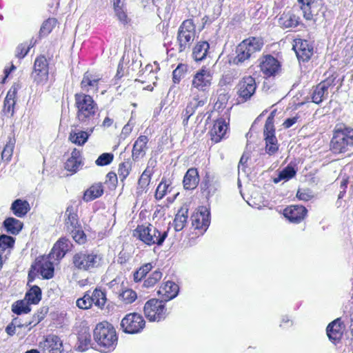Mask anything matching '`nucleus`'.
Returning <instances> with one entry per match:
<instances>
[{"label": "nucleus", "instance_id": "obj_1", "mask_svg": "<svg viewBox=\"0 0 353 353\" xmlns=\"http://www.w3.org/2000/svg\"><path fill=\"white\" fill-rule=\"evenodd\" d=\"M76 118L83 125L97 126L99 123V112L97 103L92 97L83 92L74 94Z\"/></svg>", "mask_w": 353, "mask_h": 353}, {"label": "nucleus", "instance_id": "obj_2", "mask_svg": "<svg viewBox=\"0 0 353 353\" xmlns=\"http://www.w3.org/2000/svg\"><path fill=\"white\" fill-rule=\"evenodd\" d=\"M93 336L101 352L108 353L115 349L118 337L112 324L106 321L98 323L94 330Z\"/></svg>", "mask_w": 353, "mask_h": 353}, {"label": "nucleus", "instance_id": "obj_3", "mask_svg": "<svg viewBox=\"0 0 353 353\" xmlns=\"http://www.w3.org/2000/svg\"><path fill=\"white\" fill-rule=\"evenodd\" d=\"M72 264L79 270L94 272L103 266L104 259L98 251L81 250L73 255Z\"/></svg>", "mask_w": 353, "mask_h": 353}, {"label": "nucleus", "instance_id": "obj_4", "mask_svg": "<svg viewBox=\"0 0 353 353\" xmlns=\"http://www.w3.org/2000/svg\"><path fill=\"white\" fill-rule=\"evenodd\" d=\"M169 228H159L152 224L138 225L134 235L148 245L161 246L168 234Z\"/></svg>", "mask_w": 353, "mask_h": 353}, {"label": "nucleus", "instance_id": "obj_5", "mask_svg": "<svg viewBox=\"0 0 353 353\" xmlns=\"http://www.w3.org/2000/svg\"><path fill=\"white\" fill-rule=\"evenodd\" d=\"M263 45V40L260 37H249L243 40L236 46L232 63L240 65L247 62L254 53L261 50Z\"/></svg>", "mask_w": 353, "mask_h": 353}, {"label": "nucleus", "instance_id": "obj_6", "mask_svg": "<svg viewBox=\"0 0 353 353\" xmlns=\"http://www.w3.org/2000/svg\"><path fill=\"white\" fill-rule=\"evenodd\" d=\"M349 146H353V129L345 128L334 132L330 143V149L335 154L345 152Z\"/></svg>", "mask_w": 353, "mask_h": 353}, {"label": "nucleus", "instance_id": "obj_7", "mask_svg": "<svg viewBox=\"0 0 353 353\" xmlns=\"http://www.w3.org/2000/svg\"><path fill=\"white\" fill-rule=\"evenodd\" d=\"M195 36V26L192 19L185 20L180 26L177 34L179 51L189 48Z\"/></svg>", "mask_w": 353, "mask_h": 353}, {"label": "nucleus", "instance_id": "obj_8", "mask_svg": "<svg viewBox=\"0 0 353 353\" xmlns=\"http://www.w3.org/2000/svg\"><path fill=\"white\" fill-rule=\"evenodd\" d=\"M165 301L152 299L148 301L144 305V314L150 321H160L165 319L167 310Z\"/></svg>", "mask_w": 353, "mask_h": 353}, {"label": "nucleus", "instance_id": "obj_9", "mask_svg": "<svg viewBox=\"0 0 353 353\" xmlns=\"http://www.w3.org/2000/svg\"><path fill=\"white\" fill-rule=\"evenodd\" d=\"M145 326V321L143 317L136 312L126 314L121 322V327L123 331L130 334L141 332Z\"/></svg>", "mask_w": 353, "mask_h": 353}, {"label": "nucleus", "instance_id": "obj_10", "mask_svg": "<svg viewBox=\"0 0 353 353\" xmlns=\"http://www.w3.org/2000/svg\"><path fill=\"white\" fill-rule=\"evenodd\" d=\"M263 136L265 141V151L269 155L275 154L279 150L277 139L275 136L274 116L271 114L266 119Z\"/></svg>", "mask_w": 353, "mask_h": 353}, {"label": "nucleus", "instance_id": "obj_11", "mask_svg": "<svg viewBox=\"0 0 353 353\" xmlns=\"http://www.w3.org/2000/svg\"><path fill=\"white\" fill-rule=\"evenodd\" d=\"M212 74L210 70L203 68L193 77L192 81L191 94L198 93L205 95V91L210 86Z\"/></svg>", "mask_w": 353, "mask_h": 353}, {"label": "nucleus", "instance_id": "obj_12", "mask_svg": "<svg viewBox=\"0 0 353 353\" xmlns=\"http://www.w3.org/2000/svg\"><path fill=\"white\" fill-rule=\"evenodd\" d=\"M48 62L44 56L41 55L34 61L32 77L37 85H43L48 80Z\"/></svg>", "mask_w": 353, "mask_h": 353}, {"label": "nucleus", "instance_id": "obj_13", "mask_svg": "<svg viewBox=\"0 0 353 353\" xmlns=\"http://www.w3.org/2000/svg\"><path fill=\"white\" fill-rule=\"evenodd\" d=\"M237 94L239 97L243 101H245L251 98L255 93L256 89V83L254 78L251 76L243 78L238 84Z\"/></svg>", "mask_w": 353, "mask_h": 353}, {"label": "nucleus", "instance_id": "obj_14", "mask_svg": "<svg viewBox=\"0 0 353 353\" xmlns=\"http://www.w3.org/2000/svg\"><path fill=\"white\" fill-rule=\"evenodd\" d=\"M293 46L297 59L299 61L305 62L310 60L313 54V46L307 40L296 39Z\"/></svg>", "mask_w": 353, "mask_h": 353}, {"label": "nucleus", "instance_id": "obj_15", "mask_svg": "<svg viewBox=\"0 0 353 353\" xmlns=\"http://www.w3.org/2000/svg\"><path fill=\"white\" fill-rule=\"evenodd\" d=\"M210 211L202 207L199 212L192 216V226L195 229L201 230V233L203 234L210 225Z\"/></svg>", "mask_w": 353, "mask_h": 353}, {"label": "nucleus", "instance_id": "obj_16", "mask_svg": "<svg viewBox=\"0 0 353 353\" xmlns=\"http://www.w3.org/2000/svg\"><path fill=\"white\" fill-rule=\"evenodd\" d=\"M72 243L65 237L60 238L54 245L50 254V257L54 260H60L64 257L65 254L72 248Z\"/></svg>", "mask_w": 353, "mask_h": 353}, {"label": "nucleus", "instance_id": "obj_17", "mask_svg": "<svg viewBox=\"0 0 353 353\" xmlns=\"http://www.w3.org/2000/svg\"><path fill=\"white\" fill-rule=\"evenodd\" d=\"M307 212V209L303 205H291L284 210L283 215L290 222L299 223L304 219Z\"/></svg>", "mask_w": 353, "mask_h": 353}, {"label": "nucleus", "instance_id": "obj_18", "mask_svg": "<svg viewBox=\"0 0 353 353\" xmlns=\"http://www.w3.org/2000/svg\"><path fill=\"white\" fill-rule=\"evenodd\" d=\"M327 335L329 339L334 342H338L341 340L343 333V323L340 318L334 320L328 324L327 329Z\"/></svg>", "mask_w": 353, "mask_h": 353}, {"label": "nucleus", "instance_id": "obj_19", "mask_svg": "<svg viewBox=\"0 0 353 353\" xmlns=\"http://www.w3.org/2000/svg\"><path fill=\"white\" fill-rule=\"evenodd\" d=\"M88 128L85 131L77 130L72 131L70 133L69 140L77 145H83L88 140L89 137L94 132L96 126L87 125Z\"/></svg>", "mask_w": 353, "mask_h": 353}, {"label": "nucleus", "instance_id": "obj_20", "mask_svg": "<svg viewBox=\"0 0 353 353\" xmlns=\"http://www.w3.org/2000/svg\"><path fill=\"white\" fill-rule=\"evenodd\" d=\"M100 80V77L94 75L89 72H86L81 80V88L86 92L91 91L97 92L99 90L98 84Z\"/></svg>", "mask_w": 353, "mask_h": 353}, {"label": "nucleus", "instance_id": "obj_21", "mask_svg": "<svg viewBox=\"0 0 353 353\" xmlns=\"http://www.w3.org/2000/svg\"><path fill=\"white\" fill-rule=\"evenodd\" d=\"M148 142V138L145 135L139 136L135 141L132 152L134 161H138L145 155Z\"/></svg>", "mask_w": 353, "mask_h": 353}, {"label": "nucleus", "instance_id": "obj_22", "mask_svg": "<svg viewBox=\"0 0 353 353\" xmlns=\"http://www.w3.org/2000/svg\"><path fill=\"white\" fill-rule=\"evenodd\" d=\"M279 67V61L271 55L265 57L261 63V70L267 77L274 75L278 72Z\"/></svg>", "mask_w": 353, "mask_h": 353}, {"label": "nucleus", "instance_id": "obj_23", "mask_svg": "<svg viewBox=\"0 0 353 353\" xmlns=\"http://www.w3.org/2000/svg\"><path fill=\"white\" fill-rule=\"evenodd\" d=\"M228 130V125L223 119L215 121L213 127L210 130L211 139L214 143L219 142L224 137Z\"/></svg>", "mask_w": 353, "mask_h": 353}, {"label": "nucleus", "instance_id": "obj_24", "mask_svg": "<svg viewBox=\"0 0 353 353\" xmlns=\"http://www.w3.org/2000/svg\"><path fill=\"white\" fill-rule=\"evenodd\" d=\"M179 290L178 285L169 281L160 287L158 293L162 296L163 301L165 302L175 298L179 293Z\"/></svg>", "mask_w": 353, "mask_h": 353}, {"label": "nucleus", "instance_id": "obj_25", "mask_svg": "<svg viewBox=\"0 0 353 353\" xmlns=\"http://www.w3.org/2000/svg\"><path fill=\"white\" fill-rule=\"evenodd\" d=\"M300 23V17L291 11L284 12L279 19V23L283 28H296Z\"/></svg>", "mask_w": 353, "mask_h": 353}, {"label": "nucleus", "instance_id": "obj_26", "mask_svg": "<svg viewBox=\"0 0 353 353\" xmlns=\"http://www.w3.org/2000/svg\"><path fill=\"white\" fill-rule=\"evenodd\" d=\"M47 312H48V308L43 307L41 309V312L40 314H38L37 316V317L35 316H34V321H30L28 323L26 322L25 323H23L22 325L19 324L17 322V320L14 319L11 324L8 325L6 327V331L8 333V334L12 336L15 333L16 326H17V327H23V326L28 327V326H31L32 323H33V326H35L44 318V316Z\"/></svg>", "mask_w": 353, "mask_h": 353}, {"label": "nucleus", "instance_id": "obj_27", "mask_svg": "<svg viewBox=\"0 0 353 353\" xmlns=\"http://www.w3.org/2000/svg\"><path fill=\"white\" fill-rule=\"evenodd\" d=\"M331 85L329 81H323L319 83L312 94V102L319 104L323 101L328 94V88Z\"/></svg>", "mask_w": 353, "mask_h": 353}, {"label": "nucleus", "instance_id": "obj_28", "mask_svg": "<svg viewBox=\"0 0 353 353\" xmlns=\"http://www.w3.org/2000/svg\"><path fill=\"white\" fill-rule=\"evenodd\" d=\"M199 182L198 171L195 168H190L183 177V187L185 190H194Z\"/></svg>", "mask_w": 353, "mask_h": 353}, {"label": "nucleus", "instance_id": "obj_29", "mask_svg": "<svg viewBox=\"0 0 353 353\" xmlns=\"http://www.w3.org/2000/svg\"><path fill=\"white\" fill-rule=\"evenodd\" d=\"M17 91L18 86L15 85H12L8 90L3 103V111L5 113L13 114Z\"/></svg>", "mask_w": 353, "mask_h": 353}, {"label": "nucleus", "instance_id": "obj_30", "mask_svg": "<svg viewBox=\"0 0 353 353\" xmlns=\"http://www.w3.org/2000/svg\"><path fill=\"white\" fill-rule=\"evenodd\" d=\"M191 100L188 103L185 110L189 114L192 115L199 107H202L207 101V97L198 93L191 94Z\"/></svg>", "mask_w": 353, "mask_h": 353}, {"label": "nucleus", "instance_id": "obj_31", "mask_svg": "<svg viewBox=\"0 0 353 353\" xmlns=\"http://www.w3.org/2000/svg\"><path fill=\"white\" fill-rule=\"evenodd\" d=\"M10 209L15 216L23 217L30 211V207L27 201L18 199L13 201Z\"/></svg>", "mask_w": 353, "mask_h": 353}, {"label": "nucleus", "instance_id": "obj_32", "mask_svg": "<svg viewBox=\"0 0 353 353\" xmlns=\"http://www.w3.org/2000/svg\"><path fill=\"white\" fill-rule=\"evenodd\" d=\"M65 216H66L65 225L67 226L68 230L72 228H78V226L80 225L79 223L77 208L72 205L68 206L65 210Z\"/></svg>", "mask_w": 353, "mask_h": 353}, {"label": "nucleus", "instance_id": "obj_33", "mask_svg": "<svg viewBox=\"0 0 353 353\" xmlns=\"http://www.w3.org/2000/svg\"><path fill=\"white\" fill-rule=\"evenodd\" d=\"M154 167V161L150 160L148 166L142 173L141 177L138 181V188L144 190L146 188L151 179V176L153 174V168Z\"/></svg>", "mask_w": 353, "mask_h": 353}, {"label": "nucleus", "instance_id": "obj_34", "mask_svg": "<svg viewBox=\"0 0 353 353\" xmlns=\"http://www.w3.org/2000/svg\"><path fill=\"white\" fill-rule=\"evenodd\" d=\"M188 217V209L187 208H181L175 215L173 225L175 231H181L185 226Z\"/></svg>", "mask_w": 353, "mask_h": 353}, {"label": "nucleus", "instance_id": "obj_35", "mask_svg": "<svg viewBox=\"0 0 353 353\" xmlns=\"http://www.w3.org/2000/svg\"><path fill=\"white\" fill-rule=\"evenodd\" d=\"M37 271L43 276V279H51L54 275V265L46 259L39 261L37 264Z\"/></svg>", "mask_w": 353, "mask_h": 353}, {"label": "nucleus", "instance_id": "obj_36", "mask_svg": "<svg viewBox=\"0 0 353 353\" xmlns=\"http://www.w3.org/2000/svg\"><path fill=\"white\" fill-rule=\"evenodd\" d=\"M210 45L207 41L199 42L192 51V57L196 61H203L207 56Z\"/></svg>", "mask_w": 353, "mask_h": 353}, {"label": "nucleus", "instance_id": "obj_37", "mask_svg": "<svg viewBox=\"0 0 353 353\" xmlns=\"http://www.w3.org/2000/svg\"><path fill=\"white\" fill-rule=\"evenodd\" d=\"M103 193V188L101 183H95L88 188L83 194V199L85 202L94 200L101 196Z\"/></svg>", "mask_w": 353, "mask_h": 353}, {"label": "nucleus", "instance_id": "obj_38", "mask_svg": "<svg viewBox=\"0 0 353 353\" xmlns=\"http://www.w3.org/2000/svg\"><path fill=\"white\" fill-rule=\"evenodd\" d=\"M3 226L8 232L16 235L22 230L23 223L15 218L9 217L3 221Z\"/></svg>", "mask_w": 353, "mask_h": 353}, {"label": "nucleus", "instance_id": "obj_39", "mask_svg": "<svg viewBox=\"0 0 353 353\" xmlns=\"http://www.w3.org/2000/svg\"><path fill=\"white\" fill-rule=\"evenodd\" d=\"M90 298L92 301V305L94 304L101 309L104 307L107 300L105 292L97 288L90 294Z\"/></svg>", "mask_w": 353, "mask_h": 353}, {"label": "nucleus", "instance_id": "obj_40", "mask_svg": "<svg viewBox=\"0 0 353 353\" xmlns=\"http://www.w3.org/2000/svg\"><path fill=\"white\" fill-rule=\"evenodd\" d=\"M296 173V170L291 165H288L279 172L278 177L274 179V182L277 183L283 180L287 181L293 178Z\"/></svg>", "mask_w": 353, "mask_h": 353}, {"label": "nucleus", "instance_id": "obj_41", "mask_svg": "<svg viewBox=\"0 0 353 353\" xmlns=\"http://www.w3.org/2000/svg\"><path fill=\"white\" fill-rule=\"evenodd\" d=\"M25 299L30 304H37L41 299V290L37 285L32 286L26 294Z\"/></svg>", "mask_w": 353, "mask_h": 353}, {"label": "nucleus", "instance_id": "obj_42", "mask_svg": "<svg viewBox=\"0 0 353 353\" xmlns=\"http://www.w3.org/2000/svg\"><path fill=\"white\" fill-rule=\"evenodd\" d=\"M15 143L16 140L14 137L13 136H9L8 141L1 152V158L3 160L8 161L11 159Z\"/></svg>", "mask_w": 353, "mask_h": 353}, {"label": "nucleus", "instance_id": "obj_43", "mask_svg": "<svg viewBox=\"0 0 353 353\" xmlns=\"http://www.w3.org/2000/svg\"><path fill=\"white\" fill-rule=\"evenodd\" d=\"M152 263H146L141 265L133 274L134 281L136 283L141 281L152 270Z\"/></svg>", "mask_w": 353, "mask_h": 353}, {"label": "nucleus", "instance_id": "obj_44", "mask_svg": "<svg viewBox=\"0 0 353 353\" xmlns=\"http://www.w3.org/2000/svg\"><path fill=\"white\" fill-rule=\"evenodd\" d=\"M30 303L26 300L19 301L12 305V312L17 314H28L30 312Z\"/></svg>", "mask_w": 353, "mask_h": 353}, {"label": "nucleus", "instance_id": "obj_45", "mask_svg": "<svg viewBox=\"0 0 353 353\" xmlns=\"http://www.w3.org/2000/svg\"><path fill=\"white\" fill-rule=\"evenodd\" d=\"M118 294L119 298L126 304L132 303L137 297V293L131 289L124 290V288H123Z\"/></svg>", "mask_w": 353, "mask_h": 353}, {"label": "nucleus", "instance_id": "obj_46", "mask_svg": "<svg viewBox=\"0 0 353 353\" xmlns=\"http://www.w3.org/2000/svg\"><path fill=\"white\" fill-rule=\"evenodd\" d=\"M301 5V9L303 11V17L306 20H312L313 14L311 10V6L314 3V0H298Z\"/></svg>", "mask_w": 353, "mask_h": 353}, {"label": "nucleus", "instance_id": "obj_47", "mask_svg": "<svg viewBox=\"0 0 353 353\" xmlns=\"http://www.w3.org/2000/svg\"><path fill=\"white\" fill-rule=\"evenodd\" d=\"M124 278L121 275H118L116 278L112 280L108 284V287L110 289L112 290L113 292L116 294H119L123 288H124Z\"/></svg>", "mask_w": 353, "mask_h": 353}, {"label": "nucleus", "instance_id": "obj_48", "mask_svg": "<svg viewBox=\"0 0 353 353\" xmlns=\"http://www.w3.org/2000/svg\"><path fill=\"white\" fill-rule=\"evenodd\" d=\"M72 234V239L79 245H82L86 241V236L81 230V225L76 228L68 230Z\"/></svg>", "mask_w": 353, "mask_h": 353}, {"label": "nucleus", "instance_id": "obj_49", "mask_svg": "<svg viewBox=\"0 0 353 353\" xmlns=\"http://www.w3.org/2000/svg\"><path fill=\"white\" fill-rule=\"evenodd\" d=\"M162 272L160 270L152 272L150 276L144 281L143 286L145 288L153 287L162 278Z\"/></svg>", "mask_w": 353, "mask_h": 353}, {"label": "nucleus", "instance_id": "obj_50", "mask_svg": "<svg viewBox=\"0 0 353 353\" xmlns=\"http://www.w3.org/2000/svg\"><path fill=\"white\" fill-rule=\"evenodd\" d=\"M132 170V162L130 160L121 163L118 169V174L121 181H123L129 175Z\"/></svg>", "mask_w": 353, "mask_h": 353}, {"label": "nucleus", "instance_id": "obj_51", "mask_svg": "<svg viewBox=\"0 0 353 353\" xmlns=\"http://www.w3.org/2000/svg\"><path fill=\"white\" fill-rule=\"evenodd\" d=\"M79 345L77 349L81 352H84L91 346V337L89 334H81L79 336Z\"/></svg>", "mask_w": 353, "mask_h": 353}, {"label": "nucleus", "instance_id": "obj_52", "mask_svg": "<svg viewBox=\"0 0 353 353\" xmlns=\"http://www.w3.org/2000/svg\"><path fill=\"white\" fill-rule=\"evenodd\" d=\"M82 165L81 160H76L68 158L65 163V169L72 173L77 172L79 168Z\"/></svg>", "mask_w": 353, "mask_h": 353}, {"label": "nucleus", "instance_id": "obj_53", "mask_svg": "<svg viewBox=\"0 0 353 353\" xmlns=\"http://www.w3.org/2000/svg\"><path fill=\"white\" fill-rule=\"evenodd\" d=\"M187 66L185 64H179L172 72V79L174 83H179L183 77Z\"/></svg>", "mask_w": 353, "mask_h": 353}, {"label": "nucleus", "instance_id": "obj_54", "mask_svg": "<svg viewBox=\"0 0 353 353\" xmlns=\"http://www.w3.org/2000/svg\"><path fill=\"white\" fill-rule=\"evenodd\" d=\"M76 303L77 306L80 309L87 310L90 308L92 305L90 298V294L86 292L83 297L77 300Z\"/></svg>", "mask_w": 353, "mask_h": 353}, {"label": "nucleus", "instance_id": "obj_55", "mask_svg": "<svg viewBox=\"0 0 353 353\" xmlns=\"http://www.w3.org/2000/svg\"><path fill=\"white\" fill-rule=\"evenodd\" d=\"M55 25H56V20L54 19H48L46 20L43 23V24L40 28V34L41 35L48 34L52 31V30L55 26Z\"/></svg>", "mask_w": 353, "mask_h": 353}, {"label": "nucleus", "instance_id": "obj_56", "mask_svg": "<svg viewBox=\"0 0 353 353\" xmlns=\"http://www.w3.org/2000/svg\"><path fill=\"white\" fill-rule=\"evenodd\" d=\"M114 155L112 153H103L96 160L95 163L99 166H104L112 163Z\"/></svg>", "mask_w": 353, "mask_h": 353}, {"label": "nucleus", "instance_id": "obj_57", "mask_svg": "<svg viewBox=\"0 0 353 353\" xmlns=\"http://www.w3.org/2000/svg\"><path fill=\"white\" fill-rule=\"evenodd\" d=\"M14 243V239L10 236L2 234L0 236V248L5 250L7 248H12Z\"/></svg>", "mask_w": 353, "mask_h": 353}, {"label": "nucleus", "instance_id": "obj_58", "mask_svg": "<svg viewBox=\"0 0 353 353\" xmlns=\"http://www.w3.org/2000/svg\"><path fill=\"white\" fill-rule=\"evenodd\" d=\"M169 187V184H168L163 179L161 181V183L157 186L155 192V198L157 200H161L165 195L168 188Z\"/></svg>", "mask_w": 353, "mask_h": 353}, {"label": "nucleus", "instance_id": "obj_59", "mask_svg": "<svg viewBox=\"0 0 353 353\" xmlns=\"http://www.w3.org/2000/svg\"><path fill=\"white\" fill-rule=\"evenodd\" d=\"M296 196L299 200L307 201L313 197L312 192L309 189H299Z\"/></svg>", "mask_w": 353, "mask_h": 353}, {"label": "nucleus", "instance_id": "obj_60", "mask_svg": "<svg viewBox=\"0 0 353 353\" xmlns=\"http://www.w3.org/2000/svg\"><path fill=\"white\" fill-rule=\"evenodd\" d=\"M30 48L26 44H20L16 50V56L19 58H23L28 52Z\"/></svg>", "mask_w": 353, "mask_h": 353}, {"label": "nucleus", "instance_id": "obj_61", "mask_svg": "<svg viewBox=\"0 0 353 353\" xmlns=\"http://www.w3.org/2000/svg\"><path fill=\"white\" fill-rule=\"evenodd\" d=\"M115 14L118 18V19L121 21L122 23H127V14L125 12V10L123 9V8H117V10H115Z\"/></svg>", "mask_w": 353, "mask_h": 353}, {"label": "nucleus", "instance_id": "obj_62", "mask_svg": "<svg viewBox=\"0 0 353 353\" xmlns=\"http://www.w3.org/2000/svg\"><path fill=\"white\" fill-rule=\"evenodd\" d=\"M293 325L292 321L290 319L289 316H283L281 319L280 327L287 328L291 327Z\"/></svg>", "mask_w": 353, "mask_h": 353}, {"label": "nucleus", "instance_id": "obj_63", "mask_svg": "<svg viewBox=\"0 0 353 353\" xmlns=\"http://www.w3.org/2000/svg\"><path fill=\"white\" fill-rule=\"evenodd\" d=\"M298 117H294L292 118L287 119L283 123L285 128H289L297 122Z\"/></svg>", "mask_w": 353, "mask_h": 353}, {"label": "nucleus", "instance_id": "obj_64", "mask_svg": "<svg viewBox=\"0 0 353 353\" xmlns=\"http://www.w3.org/2000/svg\"><path fill=\"white\" fill-rule=\"evenodd\" d=\"M232 81V77L230 74H225L223 76L220 81V84L227 85L230 84Z\"/></svg>", "mask_w": 353, "mask_h": 353}]
</instances>
